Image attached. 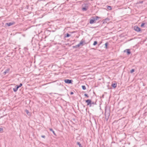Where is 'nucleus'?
Returning <instances> with one entry per match:
<instances>
[{
  "label": "nucleus",
  "mask_w": 147,
  "mask_h": 147,
  "mask_svg": "<svg viewBox=\"0 0 147 147\" xmlns=\"http://www.w3.org/2000/svg\"><path fill=\"white\" fill-rule=\"evenodd\" d=\"M84 95L87 98H88L89 97V96L88 95L86 94H84Z\"/></svg>",
  "instance_id": "25"
},
{
  "label": "nucleus",
  "mask_w": 147,
  "mask_h": 147,
  "mask_svg": "<svg viewBox=\"0 0 147 147\" xmlns=\"http://www.w3.org/2000/svg\"><path fill=\"white\" fill-rule=\"evenodd\" d=\"M25 111H26V113H27V115H30V112H29L28 111V110H25Z\"/></svg>",
  "instance_id": "18"
},
{
  "label": "nucleus",
  "mask_w": 147,
  "mask_h": 147,
  "mask_svg": "<svg viewBox=\"0 0 147 147\" xmlns=\"http://www.w3.org/2000/svg\"><path fill=\"white\" fill-rule=\"evenodd\" d=\"M70 36V35L68 33H67L66 34V35L65 36V37H69V36Z\"/></svg>",
  "instance_id": "19"
},
{
  "label": "nucleus",
  "mask_w": 147,
  "mask_h": 147,
  "mask_svg": "<svg viewBox=\"0 0 147 147\" xmlns=\"http://www.w3.org/2000/svg\"><path fill=\"white\" fill-rule=\"evenodd\" d=\"M15 22H8L5 24V26H10L15 24Z\"/></svg>",
  "instance_id": "6"
},
{
  "label": "nucleus",
  "mask_w": 147,
  "mask_h": 147,
  "mask_svg": "<svg viewBox=\"0 0 147 147\" xmlns=\"http://www.w3.org/2000/svg\"><path fill=\"white\" fill-rule=\"evenodd\" d=\"M49 130L51 131L53 133V134L55 136H56V134L55 133V131H53V129H52V128H49Z\"/></svg>",
  "instance_id": "13"
},
{
  "label": "nucleus",
  "mask_w": 147,
  "mask_h": 147,
  "mask_svg": "<svg viewBox=\"0 0 147 147\" xmlns=\"http://www.w3.org/2000/svg\"><path fill=\"white\" fill-rule=\"evenodd\" d=\"M3 130V129L2 128H0V132L2 131Z\"/></svg>",
  "instance_id": "26"
},
{
  "label": "nucleus",
  "mask_w": 147,
  "mask_h": 147,
  "mask_svg": "<svg viewBox=\"0 0 147 147\" xmlns=\"http://www.w3.org/2000/svg\"><path fill=\"white\" fill-rule=\"evenodd\" d=\"M89 4L88 3H84L82 5V10L83 11H86L89 8Z\"/></svg>",
  "instance_id": "1"
},
{
  "label": "nucleus",
  "mask_w": 147,
  "mask_h": 147,
  "mask_svg": "<svg viewBox=\"0 0 147 147\" xmlns=\"http://www.w3.org/2000/svg\"><path fill=\"white\" fill-rule=\"evenodd\" d=\"M134 29L137 32H139L140 31V28L137 26H134Z\"/></svg>",
  "instance_id": "7"
},
{
  "label": "nucleus",
  "mask_w": 147,
  "mask_h": 147,
  "mask_svg": "<svg viewBox=\"0 0 147 147\" xmlns=\"http://www.w3.org/2000/svg\"><path fill=\"white\" fill-rule=\"evenodd\" d=\"M126 52L127 55H129L131 53L130 50L129 49H127L124 51V52Z\"/></svg>",
  "instance_id": "9"
},
{
  "label": "nucleus",
  "mask_w": 147,
  "mask_h": 147,
  "mask_svg": "<svg viewBox=\"0 0 147 147\" xmlns=\"http://www.w3.org/2000/svg\"><path fill=\"white\" fill-rule=\"evenodd\" d=\"M143 3V1H140V2H139V3Z\"/></svg>",
  "instance_id": "30"
},
{
  "label": "nucleus",
  "mask_w": 147,
  "mask_h": 147,
  "mask_svg": "<svg viewBox=\"0 0 147 147\" xmlns=\"http://www.w3.org/2000/svg\"><path fill=\"white\" fill-rule=\"evenodd\" d=\"M92 18H94L95 21H96V20H98V19L100 18L98 17V16H96L95 17H92Z\"/></svg>",
  "instance_id": "12"
},
{
  "label": "nucleus",
  "mask_w": 147,
  "mask_h": 147,
  "mask_svg": "<svg viewBox=\"0 0 147 147\" xmlns=\"http://www.w3.org/2000/svg\"><path fill=\"white\" fill-rule=\"evenodd\" d=\"M135 71V69H131L130 71V72L131 73H133Z\"/></svg>",
  "instance_id": "23"
},
{
  "label": "nucleus",
  "mask_w": 147,
  "mask_h": 147,
  "mask_svg": "<svg viewBox=\"0 0 147 147\" xmlns=\"http://www.w3.org/2000/svg\"><path fill=\"white\" fill-rule=\"evenodd\" d=\"M70 94L71 95H72L74 94V92H71L70 93Z\"/></svg>",
  "instance_id": "29"
},
{
  "label": "nucleus",
  "mask_w": 147,
  "mask_h": 147,
  "mask_svg": "<svg viewBox=\"0 0 147 147\" xmlns=\"http://www.w3.org/2000/svg\"><path fill=\"white\" fill-rule=\"evenodd\" d=\"M108 42H106L105 44V48H106L107 49V46H108Z\"/></svg>",
  "instance_id": "20"
},
{
  "label": "nucleus",
  "mask_w": 147,
  "mask_h": 147,
  "mask_svg": "<svg viewBox=\"0 0 147 147\" xmlns=\"http://www.w3.org/2000/svg\"><path fill=\"white\" fill-rule=\"evenodd\" d=\"M41 137L44 138H45V136L44 135H42L41 136Z\"/></svg>",
  "instance_id": "27"
},
{
  "label": "nucleus",
  "mask_w": 147,
  "mask_h": 147,
  "mask_svg": "<svg viewBox=\"0 0 147 147\" xmlns=\"http://www.w3.org/2000/svg\"><path fill=\"white\" fill-rule=\"evenodd\" d=\"M18 88H17V87L16 86L14 88H13V90L14 92H16L17 90H18Z\"/></svg>",
  "instance_id": "14"
},
{
  "label": "nucleus",
  "mask_w": 147,
  "mask_h": 147,
  "mask_svg": "<svg viewBox=\"0 0 147 147\" xmlns=\"http://www.w3.org/2000/svg\"><path fill=\"white\" fill-rule=\"evenodd\" d=\"M82 88L83 90H85L86 89V87L85 86H82Z\"/></svg>",
  "instance_id": "21"
},
{
  "label": "nucleus",
  "mask_w": 147,
  "mask_h": 147,
  "mask_svg": "<svg viewBox=\"0 0 147 147\" xmlns=\"http://www.w3.org/2000/svg\"><path fill=\"white\" fill-rule=\"evenodd\" d=\"M92 19H90L89 23L90 24H92L94 23H96V21H95L94 18H92Z\"/></svg>",
  "instance_id": "8"
},
{
  "label": "nucleus",
  "mask_w": 147,
  "mask_h": 147,
  "mask_svg": "<svg viewBox=\"0 0 147 147\" xmlns=\"http://www.w3.org/2000/svg\"><path fill=\"white\" fill-rule=\"evenodd\" d=\"M22 85V83H20L19 85H16V86L18 88H19L21 87Z\"/></svg>",
  "instance_id": "16"
},
{
  "label": "nucleus",
  "mask_w": 147,
  "mask_h": 147,
  "mask_svg": "<svg viewBox=\"0 0 147 147\" xmlns=\"http://www.w3.org/2000/svg\"><path fill=\"white\" fill-rule=\"evenodd\" d=\"M110 111L109 109H105V119L107 121L109 118L110 115Z\"/></svg>",
  "instance_id": "2"
},
{
  "label": "nucleus",
  "mask_w": 147,
  "mask_h": 147,
  "mask_svg": "<svg viewBox=\"0 0 147 147\" xmlns=\"http://www.w3.org/2000/svg\"><path fill=\"white\" fill-rule=\"evenodd\" d=\"M144 25H145V23H142V24H141L140 26L141 27H143L144 26Z\"/></svg>",
  "instance_id": "24"
},
{
  "label": "nucleus",
  "mask_w": 147,
  "mask_h": 147,
  "mask_svg": "<svg viewBox=\"0 0 147 147\" xmlns=\"http://www.w3.org/2000/svg\"><path fill=\"white\" fill-rule=\"evenodd\" d=\"M117 84L116 83H114L112 84L111 86L114 88H115L116 87Z\"/></svg>",
  "instance_id": "11"
},
{
  "label": "nucleus",
  "mask_w": 147,
  "mask_h": 147,
  "mask_svg": "<svg viewBox=\"0 0 147 147\" xmlns=\"http://www.w3.org/2000/svg\"><path fill=\"white\" fill-rule=\"evenodd\" d=\"M73 48H78V47H77V45H75V46H73Z\"/></svg>",
  "instance_id": "28"
},
{
  "label": "nucleus",
  "mask_w": 147,
  "mask_h": 147,
  "mask_svg": "<svg viewBox=\"0 0 147 147\" xmlns=\"http://www.w3.org/2000/svg\"><path fill=\"white\" fill-rule=\"evenodd\" d=\"M77 144L79 145V147H82V146L81 144L80 143V142H77Z\"/></svg>",
  "instance_id": "15"
},
{
  "label": "nucleus",
  "mask_w": 147,
  "mask_h": 147,
  "mask_svg": "<svg viewBox=\"0 0 147 147\" xmlns=\"http://www.w3.org/2000/svg\"><path fill=\"white\" fill-rule=\"evenodd\" d=\"M86 44V43L85 42V40L82 39L80 41V43L76 45L78 48L80 46V45H82V46H83L85 44Z\"/></svg>",
  "instance_id": "3"
},
{
  "label": "nucleus",
  "mask_w": 147,
  "mask_h": 147,
  "mask_svg": "<svg viewBox=\"0 0 147 147\" xmlns=\"http://www.w3.org/2000/svg\"><path fill=\"white\" fill-rule=\"evenodd\" d=\"M65 82L67 84H70L72 83L73 80H72L65 79L64 80Z\"/></svg>",
  "instance_id": "5"
},
{
  "label": "nucleus",
  "mask_w": 147,
  "mask_h": 147,
  "mask_svg": "<svg viewBox=\"0 0 147 147\" xmlns=\"http://www.w3.org/2000/svg\"><path fill=\"white\" fill-rule=\"evenodd\" d=\"M94 104V102H92V104Z\"/></svg>",
  "instance_id": "31"
},
{
  "label": "nucleus",
  "mask_w": 147,
  "mask_h": 147,
  "mask_svg": "<svg viewBox=\"0 0 147 147\" xmlns=\"http://www.w3.org/2000/svg\"><path fill=\"white\" fill-rule=\"evenodd\" d=\"M107 8L109 10H111L112 9V7L111 6H107Z\"/></svg>",
  "instance_id": "17"
},
{
  "label": "nucleus",
  "mask_w": 147,
  "mask_h": 147,
  "mask_svg": "<svg viewBox=\"0 0 147 147\" xmlns=\"http://www.w3.org/2000/svg\"><path fill=\"white\" fill-rule=\"evenodd\" d=\"M9 71V69L8 68L4 72L3 74L4 75H5L7 73H8Z\"/></svg>",
  "instance_id": "10"
},
{
  "label": "nucleus",
  "mask_w": 147,
  "mask_h": 147,
  "mask_svg": "<svg viewBox=\"0 0 147 147\" xmlns=\"http://www.w3.org/2000/svg\"><path fill=\"white\" fill-rule=\"evenodd\" d=\"M85 101L87 103V105H89L90 107H91V106L92 102L91 100L88 99L87 100H86Z\"/></svg>",
  "instance_id": "4"
},
{
  "label": "nucleus",
  "mask_w": 147,
  "mask_h": 147,
  "mask_svg": "<svg viewBox=\"0 0 147 147\" xmlns=\"http://www.w3.org/2000/svg\"><path fill=\"white\" fill-rule=\"evenodd\" d=\"M97 44V42L96 41H94V43L93 44V45H95Z\"/></svg>",
  "instance_id": "22"
}]
</instances>
